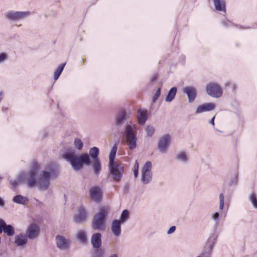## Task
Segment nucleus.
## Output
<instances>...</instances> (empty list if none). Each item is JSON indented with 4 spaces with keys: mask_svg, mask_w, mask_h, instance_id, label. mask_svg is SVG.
I'll return each instance as SVG.
<instances>
[{
    "mask_svg": "<svg viewBox=\"0 0 257 257\" xmlns=\"http://www.w3.org/2000/svg\"><path fill=\"white\" fill-rule=\"evenodd\" d=\"M56 176L52 168L39 172L38 165L34 163L29 172L20 174L18 180L25 182L29 187L36 186L41 190H46L49 187L50 179Z\"/></svg>",
    "mask_w": 257,
    "mask_h": 257,
    "instance_id": "nucleus-1",
    "label": "nucleus"
},
{
    "mask_svg": "<svg viewBox=\"0 0 257 257\" xmlns=\"http://www.w3.org/2000/svg\"><path fill=\"white\" fill-rule=\"evenodd\" d=\"M64 158L69 162L72 168L75 171L81 170L83 165L88 166L90 164L89 156L87 154H84L78 157L73 151L66 152L63 155Z\"/></svg>",
    "mask_w": 257,
    "mask_h": 257,
    "instance_id": "nucleus-2",
    "label": "nucleus"
},
{
    "mask_svg": "<svg viewBox=\"0 0 257 257\" xmlns=\"http://www.w3.org/2000/svg\"><path fill=\"white\" fill-rule=\"evenodd\" d=\"M109 212V208L106 206H101L99 211L95 214L91 223L93 229L95 230H102L105 227V219Z\"/></svg>",
    "mask_w": 257,
    "mask_h": 257,
    "instance_id": "nucleus-3",
    "label": "nucleus"
},
{
    "mask_svg": "<svg viewBox=\"0 0 257 257\" xmlns=\"http://www.w3.org/2000/svg\"><path fill=\"white\" fill-rule=\"evenodd\" d=\"M136 130V127L135 125H126L125 127V142L130 150H134L137 147V138Z\"/></svg>",
    "mask_w": 257,
    "mask_h": 257,
    "instance_id": "nucleus-4",
    "label": "nucleus"
},
{
    "mask_svg": "<svg viewBox=\"0 0 257 257\" xmlns=\"http://www.w3.org/2000/svg\"><path fill=\"white\" fill-rule=\"evenodd\" d=\"M109 169L112 175L113 179L115 182H119L123 173L124 167L123 164L117 162L109 164Z\"/></svg>",
    "mask_w": 257,
    "mask_h": 257,
    "instance_id": "nucleus-5",
    "label": "nucleus"
},
{
    "mask_svg": "<svg viewBox=\"0 0 257 257\" xmlns=\"http://www.w3.org/2000/svg\"><path fill=\"white\" fill-rule=\"evenodd\" d=\"M31 15L30 11H10L5 13V18L10 21L15 22L25 19Z\"/></svg>",
    "mask_w": 257,
    "mask_h": 257,
    "instance_id": "nucleus-6",
    "label": "nucleus"
},
{
    "mask_svg": "<svg viewBox=\"0 0 257 257\" xmlns=\"http://www.w3.org/2000/svg\"><path fill=\"white\" fill-rule=\"evenodd\" d=\"M152 163L147 162L142 169L141 181L145 184H148L152 180V173L151 171Z\"/></svg>",
    "mask_w": 257,
    "mask_h": 257,
    "instance_id": "nucleus-7",
    "label": "nucleus"
},
{
    "mask_svg": "<svg viewBox=\"0 0 257 257\" xmlns=\"http://www.w3.org/2000/svg\"><path fill=\"white\" fill-rule=\"evenodd\" d=\"M171 137L168 134H166L161 137L158 141V149L162 153H165L171 142Z\"/></svg>",
    "mask_w": 257,
    "mask_h": 257,
    "instance_id": "nucleus-8",
    "label": "nucleus"
},
{
    "mask_svg": "<svg viewBox=\"0 0 257 257\" xmlns=\"http://www.w3.org/2000/svg\"><path fill=\"white\" fill-rule=\"evenodd\" d=\"M206 89L208 94L213 97H219L222 93L221 87L216 83L208 84L206 86Z\"/></svg>",
    "mask_w": 257,
    "mask_h": 257,
    "instance_id": "nucleus-9",
    "label": "nucleus"
},
{
    "mask_svg": "<svg viewBox=\"0 0 257 257\" xmlns=\"http://www.w3.org/2000/svg\"><path fill=\"white\" fill-rule=\"evenodd\" d=\"M40 228L38 225L36 223H31L26 230V235L29 238L33 239L38 236Z\"/></svg>",
    "mask_w": 257,
    "mask_h": 257,
    "instance_id": "nucleus-10",
    "label": "nucleus"
},
{
    "mask_svg": "<svg viewBox=\"0 0 257 257\" xmlns=\"http://www.w3.org/2000/svg\"><path fill=\"white\" fill-rule=\"evenodd\" d=\"M87 217V214L85 209L83 206H81L74 216V220L77 223H83L86 221Z\"/></svg>",
    "mask_w": 257,
    "mask_h": 257,
    "instance_id": "nucleus-11",
    "label": "nucleus"
},
{
    "mask_svg": "<svg viewBox=\"0 0 257 257\" xmlns=\"http://www.w3.org/2000/svg\"><path fill=\"white\" fill-rule=\"evenodd\" d=\"M89 195L90 198L96 202H99L101 200L102 192L100 188L98 186H93L90 188Z\"/></svg>",
    "mask_w": 257,
    "mask_h": 257,
    "instance_id": "nucleus-12",
    "label": "nucleus"
},
{
    "mask_svg": "<svg viewBox=\"0 0 257 257\" xmlns=\"http://www.w3.org/2000/svg\"><path fill=\"white\" fill-rule=\"evenodd\" d=\"M56 240L57 246L59 249L65 250L69 247L70 243L69 239L61 235H57Z\"/></svg>",
    "mask_w": 257,
    "mask_h": 257,
    "instance_id": "nucleus-13",
    "label": "nucleus"
},
{
    "mask_svg": "<svg viewBox=\"0 0 257 257\" xmlns=\"http://www.w3.org/2000/svg\"><path fill=\"white\" fill-rule=\"evenodd\" d=\"M3 231L8 236H13L15 233L14 227L11 225L6 224L4 220L0 219V233Z\"/></svg>",
    "mask_w": 257,
    "mask_h": 257,
    "instance_id": "nucleus-14",
    "label": "nucleus"
},
{
    "mask_svg": "<svg viewBox=\"0 0 257 257\" xmlns=\"http://www.w3.org/2000/svg\"><path fill=\"white\" fill-rule=\"evenodd\" d=\"M183 91L187 95L190 102H192L194 100L196 95V90L194 87L191 86L185 87L183 89Z\"/></svg>",
    "mask_w": 257,
    "mask_h": 257,
    "instance_id": "nucleus-15",
    "label": "nucleus"
},
{
    "mask_svg": "<svg viewBox=\"0 0 257 257\" xmlns=\"http://www.w3.org/2000/svg\"><path fill=\"white\" fill-rule=\"evenodd\" d=\"M120 221L115 219L111 223V230L114 236L118 237L121 234Z\"/></svg>",
    "mask_w": 257,
    "mask_h": 257,
    "instance_id": "nucleus-16",
    "label": "nucleus"
},
{
    "mask_svg": "<svg viewBox=\"0 0 257 257\" xmlns=\"http://www.w3.org/2000/svg\"><path fill=\"white\" fill-rule=\"evenodd\" d=\"M215 108V104L212 103H207L199 105L196 109V114L201 113L205 111H209L213 110Z\"/></svg>",
    "mask_w": 257,
    "mask_h": 257,
    "instance_id": "nucleus-17",
    "label": "nucleus"
},
{
    "mask_svg": "<svg viewBox=\"0 0 257 257\" xmlns=\"http://www.w3.org/2000/svg\"><path fill=\"white\" fill-rule=\"evenodd\" d=\"M101 235L100 233H95L93 234L91 238V243L94 248H99L102 244Z\"/></svg>",
    "mask_w": 257,
    "mask_h": 257,
    "instance_id": "nucleus-18",
    "label": "nucleus"
},
{
    "mask_svg": "<svg viewBox=\"0 0 257 257\" xmlns=\"http://www.w3.org/2000/svg\"><path fill=\"white\" fill-rule=\"evenodd\" d=\"M148 111L147 110L139 109L138 111V121L140 125H144L148 118Z\"/></svg>",
    "mask_w": 257,
    "mask_h": 257,
    "instance_id": "nucleus-19",
    "label": "nucleus"
},
{
    "mask_svg": "<svg viewBox=\"0 0 257 257\" xmlns=\"http://www.w3.org/2000/svg\"><path fill=\"white\" fill-rule=\"evenodd\" d=\"M28 237L26 234L21 233L15 236V242L18 246H23L27 242Z\"/></svg>",
    "mask_w": 257,
    "mask_h": 257,
    "instance_id": "nucleus-20",
    "label": "nucleus"
},
{
    "mask_svg": "<svg viewBox=\"0 0 257 257\" xmlns=\"http://www.w3.org/2000/svg\"><path fill=\"white\" fill-rule=\"evenodd\" d=\"M13 201L17 204L25 205L27 204L29 199L21 195H17L13 198Z\"/></svg>",
    "mask_w": 257,
    "mask_h": 257,
    "instance_id": "nucleus-21",
    "label": "nucleus"
},
{
    "mask_svg": "<svg viewBox=\"0 0 257 257\" xmlns=\"http://www.w3.org/2000/svg\"><path fill=\"white\" fill-rule=\"evenodd\" d=\"M91 166L94 174L96 176H98L100 174L101 169V164L99 159L94 160L93 162L91 164Z\"/></svg>",
    "mask_w": 257,
    "mask_h": 257,
    "instance_id": "nucleus-22",
    "label": "nucleus"
},
{
    "mask_svg": "<svg viewBox=\"0 0 257 257\" xmlns=\"http://www.w3.org/2000/svg\"><path fill=\"white\" fill-rule=\"evenodd\" d=\"M215 9L218 11H225V4L224 0H213Z\"/></svg>",
    "mask_w": 257,
    "mask_h": 257,
    "instance_id": "nucleus-23",
    "label": "nucleus"
},
{
    "mask_svg": "<svg viewBox=\"0 0 257 257\" xmlns=\"http://www.w3.org/2000/svg\"><path fill=\"white\" fill-rule=\"evenodd\" d=\"M127 118L125 111H122L117 115L116 119V124L120 125L123 123Z\"/></svg>",
    "mask_w": 257,
    "mask_h": 257,
    "instance_id": "nucleus-24",
    "label": "nucleus"
},
{
    "mask_svg": "<svg viewBox=\"0 0 257 257\" xmlns=\"http://www.w3.org/2000/svg\"><path fill=\"white\" fill-rule=\"evenodd\" d=\"M177 92V88L175 87H172L169 91L166 97L165 100L167 102H171L175 97Z\"/></svg>",
    "mask_w": 257,
    "mask_h": 257,
    "instance_id": "nucleus-25",
    "label": "nucleus"
},
{
    "mask_svg": "<svg viewBox=\"0 0 257 257\" xmlns=\"http://www.w3.org/2000/svg\"><path fill=\"white\" fill-rule=\"evenodd\" d=\"M117 149V145L116 144H114L112 148H111L109 154V164H112L113 163H115V162H114V160L116 153Z\"/></svg>",
    "mask_w": 257,
    "mask_h": 257,
    "instance_id": "nucleus-26",
    "label": "nucleus"
},
{
    "mask_svg": "<svg viewBox=\"0 0 257 257\" xmlns=\"http://www.w3.org/2000/svg\"><path fill=\"white\" fill-rule=\"evenodd\" d=\"M176 159L182 162H186L188 160V156L185 152H180L176 156Z\"/></svg>",
    "mask_w": 257,
    "mask_h": 257,
    "instance_id": "nucleus-27",
    "label": "nucleus"
},
{
    "mask_svg": "<svg viewBox=\"0 0 257 257\" xmlns=\"http://www.w3.org/2000/svg\"><path fill=\"white\" fill-rule=\"evenodd\" d=\"M78 239L82 243H85L87 240L86 232L82 230H79L77 233Z\"/></svg>",
    "mask_w": 257,
    "mask_h": 257,
    "instance_id": "nucleus-28",
    "label": "nucleus"
},
{
    "mask_svg": "<svg viewBox=\"0 0 257 257\" xmlns=\"http://www.w3.org/2000/svg\"><path fill=\"white\" fill-rule=\"evenodd\" d=\"M98 154L99 149L97 147L91 148L89 150V155L94 160L98 159Z\"/></svg>",
    "mask_w": 257,
    "mask_h": 257,
    "instance_id": "nucleus-29",
    "label": "nucleus"
},
{
    "mask_svg": "<svg viewBox=\"0 0 257 257\" xmlns=\"http://www.w3.org/2000/svg\"><path fill=\"white\" fill-rule=\"evenodd\" d=\"M66 64V63H64L61 64L59 66V67L57 68V69L56 70V71L54 72V79L56 80L59 78V76L61 74L63 70V69L65 67V65Z\"/></svg>",
    "mask_w": 257,
    "mask_h": 257,
    "instance_id": "nucleus-30",
    "label": "nucleus"
},
{
    "mask_svg": "<svg viewBox=\"0 0 257 257\" xmlns=\"http://www.w3.org/2000/svg\"><path fill=\"white\" fill-rule=\"evenodd\" d=\"M249 199L254 208L257 209V196L254 192H252L249 196Z\"/></svg>",
    "mask_w": 257,
    "mask_h": 257,
    "instance_id": "nucleus-31",
    "label": "nucleus"
},
{
    "mask_svg": "<svg viewBox=\"0 0 257 257\" xmlns=\"http://www.w3.org/2000/svg\"><path fill=\"white\" fill-rule=\"evenodd\" d=\"M128 211L127 210H124L121 214L120 220H119L122 223L125 222L128 219Z\"/></svg>",
    "mask_w": 257,
    "mask_h": 257,
    "instance_id": "nucleus-32",
    "label": "nucleus"
},
{
    "mask_svg": "<svg viewBox=\"0 0 257 257\" xmlns=\"http://www.w3.org/2000/svg\"><path fill=\"white\" fill-rule=\"evenodd\" d=\"M74 146L76 149L80 151L83 148V143L80 139L76 138L74 141Z\"/></svg>",
    "mask_w": 257,
    "mask_h": 257,
    "instance_id": "nucleus-33",
    "label": "nucleus"
},
{
    "mask_svg": "<svg viewBox=\"0 0 257 257\" xmlns=\"http://www.w3.org/2000/svg\"><path fill=\"white\" fill-rule=\"evenodd\" d=\"M146 131L148 136L152 137L154 134L155 128L153 125H148L146 128Z\"/></svg>",
    "mask_w": 257,
    "mask_h": 257,
    "instance_id": "nucleus-34",
    "label": "nucleus"
},
{
    "mask_svg": "<svg viewBox=\"0 0 257 257\" xmlns=\"http://www.w3.org/2000/svg\"><path fill=\"white\" fill-rule=\"evenodd\" d=\"M95 252V257H103L105 254V249L104 248H96Z\"/></svg>",
    "mask_w": 257,
    "mask_h": 257,
    "instance_id": "nucleus-35",
    "label": "nucleus"
},
{
    "mask_svg": "<svg viewBox=\"0 0 257 257\" xmlns=\"http://www.w3.org/2000/svg\"><path fill=\"white\" fill-rule=\"evenodd\" d=\"M161 94V89L159 88L154 94L153 97V102H155Z\"/></svg>",
    "mask_w": 257,
    "mask_h": 257,
    "instance_id": "nucleus-36",
    "label": "nucleus"
},
{
    "mask_svg": "<svg viewBox=\"0 0 257 257\" xmlns=\"http://www.w3.org/2000/svg\"><path fill=\"white\" fill-rule=\"evenodd\" d=\"M7 58V55L5 53L0 54V63L3 62Z\"/></svg>",
    "mask_w": 257,
    "mask_h": 257,
    "instance_id": "nucleus-37",
    "label": "nucleus"
},
{
    "mask_svg": "<svg viewBox=\"0 0 257 257\" xmlns=\"http://www.w3.org/2000/svg\"><path fill=\"white\" fill-rule=\"evenodd\" d=\"M219 217V214L218 212H215L212 215V218L216 221L217 223L218 222V219Z\"/></svg>",
    "mask_w": 257,
    "mask_h": 257,
    "instance_id": "nucleus-38",
    "label": "nucleus"
},
{
    "mask_svg": "<svg viewBox=\"0 0 257 257\" xmlns=\"http://www.w3.org/2000/svg\"><path fill=\"white\" fill-rule=\"evenodd\" d=\"M219 204H224V196L223 193H220L219 196Z\"/></svg>",
    "mask_w": 257,
    "mask_h": 257,
    "instance_id": "nucleus-39",
    "label": "nucleus"
},
{
    "mask_svg": "<svg viewBox=\"0 0 257 257\" xmlns=\"http://www.w3.org/2000/svg\"><path fill=\"white\" fill-rule=\"evenodd\" d=\"M176 230V227L175 226H171L167 231L168 234H171L174 232Z\"/></svg>",
    "mask_w": 257,
    "mask_h": 257,
    "instance_id": "nucleus-40",
    "label": "nucleus"
},
{
    "mask_svg": "<svg viewBox=\"0 0 257 257\" xmlns=\"http://www.w3.org/2000/svg\"><path fill=\"white\" fill-rule=\"evenodd\" d=\"M139 163L137 161V160L136 161L135 164L134 165V170H139Z\"/></svg>",
    "mask_w": 257,
    "mask_h": 257,
    "instance_id": "nucleus-41",
    "label": "nucleus"
},
{
    "mask_svg": "<svg viewBox=\"0 0 257 257\" xmlns=\"http://www.w3.org/2000/svg\"><path fill=\"white\" fill-rule=\"evenodd\" d=\"M5 205V202L3 199L0 197V206L3 207Z\"/></svg>",
    "mask_w": 257,
    "mask_h": 257,
    "instance_id": "nucleus-42",
    "label": "nucleus"
},
{
    "mask_svg": "<svg viewBox=\"0 0 257 257\" xmlns=\"http://www.w3.org/2000/svg\"><path fill=\"white\" fill-rule=\"evenodd\" d=\"M214 119H215V116H213L210 120V123L212 124V125H214Z\"/></svg>",
    "mask_w": 257,
    "mask_h": 257,
    "instance_id": "nucleus-43",
    "label": "nucleus"
},
{
    "mask_svg": "<svg viewBox=\"0 0 257 257\" xmlns=\"http://www.w3.org/2000/svg\"><path fill=\"white\" fill-rule=\"evenodd\" d=\"M134 176L135 178H137L138 175V170H134Z\"/></svg>",
    "mask_w": 257,
    "mask_h": 257,
    "instance_id": "nucleus-44",
    "label": "nucleus"
},
{
    "mask_svg": "<svg viewBox=\"0 0 257 257\" xmlns=\"http://www.w3.org/2000/svg\"><path fill=\"white\" fill-rule=\"evenodd\" d=\"M223 207H224V204H219V209L220 210H222L223 209Z\"/></svg>",
    "mask_w": 257,
    "mask_h": 257,
    "instance_id": "nucleus-45",
    "label": "nucleus"
},
{
    "mask_svg": "<svg viewBox=\"0 0 257 257\" xmlns=\"http://www.w3.org/2000/svg\"><path fill=\"white\" fill-rule=\"evenodd\" d=\"M109 257H117V256L115 254H112Z\"/></svg>",
    "mask_w": 257,
    "mask_h": 257,
    "instance_id": "nucleus-46",
    "label": "nucleus"
},
{
    "mask_svg": "<svg viewBox=\"0 0 257 257\" xmlns=\"http://www.w3.org/2000/svg\"><path fill=\"white\" fill-rule=\"evenodd\" d=\"M2 92H0V95H2Z\"/></svg>",
    "mask_w": 257,
    "mask_h": 257,
    "instance_id": "nucleus-47",
    "label": "nucleus"
},
{
    "mask_svg": "<svg viewBox=\"0 0 257 257\" xmlns=\"http://www.w3.org/2000/svg\"><path fill=\"white\" fill-rule=\"evenodd\" d=\"M236 182H237V180H235V183H236Z\"/></svg>",
    "mask_w": 257,
    "mask_h": 257,
    "instance_id": "nucleus-48",
    "label": "nucleus"
}]
</instances>
